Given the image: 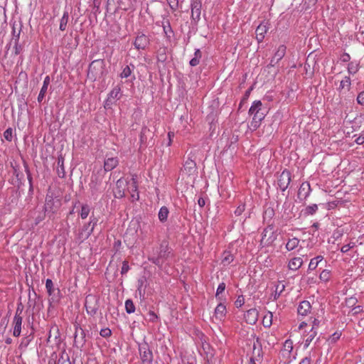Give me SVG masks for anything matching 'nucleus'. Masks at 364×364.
Here are the masks:
<instances>
[{
    "mask_svg": "<svg viewBox=\"0 0 364 364\" xmlns=\"http://www.w3.org/2000/svg\"><path fill=\"white\" fill-rule=\"evenodd\" d=\"M201 56H202V54H201L200 49H196L195 53H194V58H196L200 60L201 58Z\"/></svg>",
    "mask_w": 364,
    "mask_h": 364,
    "instance_id": "69168bd1",
    "label": "nucleus"
},
{
    "mask_svg": "<svg viewBox=\"0 0 364 364\" xmlns=\"http://www.w3.org/2000/svg\"><path fill=\"white\" fill-rule=\"evenodd\" d=\"M340 60L343 63H347L350 60V55L347 53H343L340 58Z\"/></svg>",
    "mask_w": 364,
    "mask_h": 364,
    "instance_id": "864d4df0",
    "label": "nucleus"
},
{
    "mask_svg": "<svg viewBox=\"0 0 364 364\" xmlns=\"http://www.w3.org/2000/svg\"><path fill=\"white\" fill-rule=\"evenodd\" d=\"M226 306L224 304L220 303L217 305L216 308L215 309L214 316L216 319L219 321H222L225 318L226 316Z\"/></svg>",
    "mask_w": 364,
    "mask_h": 364,
    "instance_id": "dca6fc26",
    "label": "nucleus"
},
{
    "mask_svg": "<svg viewBox=\"0 0 364 364\" xmlns=\"http://www.w3.org/2000/svg\"><path fill=\"white\" fill-rule=\"evenodd\" d=\"M50 77L48 75L44 78L43 86L40 90V92L38 96V102H41L46 95V93L47 92L48 85L50 84Z\"/></svg>",
    "mask_w": 364,
    "mask_h": 364,
    "instance_id": "6ab92c4d",
    "label": "nucleus"
},
{
    "mask_svg": "<svg viewBox=\"0 0 364 364\" xmlns=\"http://www.w3.org/2000/svg\"><path fill=\"white\" fill-rule=\"evenodd\" d=\"M269 27L267 22H262L256 28V38L259 43L263 41L265 34L268 31Z\"/></svg>",
    "mask_w": 364,
    "mask_h": 364,
    "instance_id": "ddd939ff",
    "label": "nucleus"
},
{
    "mask_svg": "<svg viewBox=\"0 0 364 364\" xmlns=\"http://www.w3.org/2000/svg\"><path fill=\"white\" fill-rule=\"evenodd\" d=\"M318 210V206L316 204H312L308 205L304 210V214L306 215H314Z\"/></svg>",
    "mask_w": 364,
    "mask_h": 364,
    "instance_id": "ea45409f",
    "label": "nucleus"
},
{
    "mask_svg": "<svg viewBox=\"0 0 364 364\" xmlns=\"http://www.w3.org/2000/svg\"><path fill=\"white\" fill-rule=\"evenodd\" d=\"M199 63H200V60L196 58H193L189 62L190 65L192 67L198 65L199 64Z\"/></svg>",
    "mask_w": 364,
    "mask_h": 364,
    "instance_id": "052dcab7",
    "label": "nucleus"
},
{
    "mask_svg": "<svg viewBox=\"0 0 364 364\" xmlns=\"http://www.w3.org/2000/svg\"><path fill=\"white\" fill-rule=\"evenodd\" d=\"M146 131H148V129L146 127H143L141 129V134H140V140H141V143H143L145 140L144 135H145Z\"/></svg>",
    "mask_w": 364,
    "mask_h": 364,
    "instance_id": "680f3d73",
    "label": "nucleus"
},
{
    "mask_svg": "<svg viewBox=\"0 0 364 364\" xmlns=\"http://www.w3.org/2000/svg\"><path fill=\"white\" fill-rule=\"evenodd\" d=\"M311 308V306L309 301H302L298 306V314L301 316H306L310 312Z\"/></svg>",
    "mask_w": 364,
    "mask_h": 364,
    "instance_id": "f3484780",
    "label": "nucleus"
},
{
    "mask_svg": "<svg viewBox=\"0 0 364 364\" xmlns=\"http://www.w3.org/2000/svg\"><path fill=\"white\" fill-rule=\"evenodd\" d=\"M353 247V245H351L350 244H348V245H344L342 246V247L341 248V251L343 252V253H346L348 252L352 247Z\"/></svg>",
    "mask_w": 364,
    "mask_h": 364,
    "instance_id": "13d9d810",
    "label": "nucleus"
},
{
    "mask_svg": "<svg viewBox=\"0 0 364 364\" xmlns=\"http://www.w3.org/2000/svg\"><path fill=\"white\" fill-rule=\"evenodd\" d=\"M46 288L49 295H51L53 291V283L50 279H47L46 282Z\"/></svg>",
    "mask_w": 364,
    "mask_h": 364,
    "instance_id": "79ce46f5",
    "label": "nucleus"
},
{
    "mask_svg": "<svg viewBox=\"0 0 364 364\" xmlns=\"http://www.w3.org/2000/svg\"><path fill=\"white\" fill-rule=\"evenodd\" d=\"M350 85H351V80H350V77L345 76L343 77V79L340 82V85L338 87V90L341 91L342 90L345 89L346 87L347 88L348 90H349L350 87Z\"/></svg>",
    "mask_w": 364,
    "mask_h": 364,
    "instance_id": "2f4dec72",
    "label": "nucleus"
},
{
    "mask_svg": "<svg viewBox=\"0 0 364 364\" xmlns=\"http://www.w3.org/2000/svg\"><path fill=\"white\" fill-rule=\"evenodd\" d=\"M357 102L361 105H364V91L360 92L357 97Z\"/></svg>",
    "mask_w": 364,
    "mask_h": 364,
    "instance_id": "4d7b16f0",
    "label": "nucleus"
},
{
    "mask_svg": "<svg viewBox=\"0 0 364 364\" xmlns=\"http://www.w3.org/2000/svg\"><path fill=\"white\" fill-rule=\"evenodd\" d=\"M245 210V205L244 203L240 204L236 210H235V214L237 216L240 215Z\"/></svg>",
    "mask_w": 364,
    "mask_h": 364,
    "instance_id": "09e8293b",
    "label": "nucleus"
},
{
    "mask_svg": "<svg viewBox=\"0 0 364 364\" xmlns=\"http://www.w3.org/2000/svg\"><path fill=\"white\" fill-rule=\"evenodd\" d=\"M234 258V255L230 251L225 250L223 253L221 263L223 266H228L233 262Z\"/></svg>",
    "mask_w": 364,
    "mask_h": 364,
    "instance_id": "4be33fe9",
    "label": "nucleus"
},
{
    "mask_svg": "<svg viewBox=\"0 0 364 364\" xmlns=\"http://www.w3.org/2000/svg\"><path fill=\"white\" fill-rule=\"evenodd\" d=\"M90 212V208L88 205L84 204L81 207V210L80 213V215L82 219H86L87 216L89 215V213Z\"/></svg>",
    "mask_w": 364,
    "mask_h": 364,
    "instance_id": "4c0bfd02",
    "label": "nucleus"
},
{
    "mask_svg": "<svg viewBox=\"0 0 364 364\" xmlns=\"http://www.w3.org/2000/svg\"><path fill=\"white\" fill-rule=\"evenodd\" d=\"M277 237V235L273 230V226L268 225L262 232L260 245L263 247H269L276 240Z\"/></svg>",
    "mask_w": 364,
    "mask_h": 364,
    "instance_id": "20e7f679",
    "label": "nucleus"
},
{
    "mask_svg": "<svg viewBox=\"0 0 364 364\" xmlns=\"http://www.w3.org/2000/svg\"><path fill=\"white\" fill-rule=\"evenodd\" d=\"M331 278V272L328 269H323L320 275L319 279L323 282H327L330 280Z\"/></svg>",
    "mask_w": 364,
    "mask_h": 364,
    "instance_id": "e433bc0d",
    "label": "nucleus"
},
{
    "mask_svg": "<svg viewBox=\"0 0 364 364\" xmlns=\"http://www.w3.org/2000/svg\"><path fill=\"white\" fill-rule=\"evenodd\" d=\"M171 254L167 242L163 241L159 247L153 248L148 255V259L155 265L161 268L164 263L168 259Z\"/></svg>",
    "mask_w": 364,
    "mask_h": 364,
    "instance_id": "f257e3e1",
    "label": "nucleus"
},
{
    "mask_svg": "<svg viewBox=\"0 0 364 364\" xmlns=\"http://www.w3.org/2000/svg\"><path fill=\"white\" fill-rule=\"evenodd\" d=\"M311 360L308 357L304 358L299 363V364H310Z\"/></svg>",
    "mask_w": 364,
    "mask_h": 364,
    "instance_id": "338daca9",
    "label": "nucleus"
},
{
    "mask_svg": "<svg viewBox=\"0 0 364 364\" xmlns=\"http://www.w3.org/2000/svg\"><path fill=\"white\" fill-rule=\"evenodd\" d=\"M125 309L127 314H132L135 311V306L131 299H127L125 301Z\"/></svg>",
    "mask_w": 364,
    "mask_h": 364,
    "instance_id": "58836bf2",
    "label": "nucleus"
},
{
    "mask_svg": "<svg viewBox=\"0 0 364 364\" xmlns=\"http://www.w3.org/2000/svg\"><path fill=\"white\" fill-rule=\"evenodd\" d=\"M359 70V63L352 61L348 65V72L349 74L354 75Z\"/></svg>",
    "mask_w": 364,
    "mask_h": 364,
    "instance_id": "72a5a7b5",
    "label": "nucleus"
},
{
    "mask_svg": "<svg viewBox=\"0 0 364 364\" xmlns=\"http://www.w3.org/2000/svg\"><path fill=\"white\" fill-rule=\"evenodd\" d=\"M164 33L167 38H171V34L173 33V30L171 27L169 22H166V24L163 25Z\"/></svg>",
    "mask_w": 364,
    "mask_h": 364,
    "instance_id": "a19ab883",
    "label": "nucleus"
},
{
    "mask_svg": "<svg viewBox=\"0 0 364 364\" xmlns=\"http://www.w3.org/2000/svg\"><path fill=\"white\" fill-rule=\"evenodd\" d=\"M169 214V210L166 206H162L158 213L159 220L161 223H165Z\"/></svg>",
    "mask_w": 364,
    "mask_h": 364,
    "instance_id": "393cba45",
    "label": "nucleus"
},
{
    "mask_svg": "<svg viewBox=\"0 0 364 364\" xmlns=\"http://www.w3.org/2000/svg\"><path fill=\"white\" fill-rule=\"evenodd\" d=\"M118 164L119 160L117 157L107 158L104 162V169L105 171H110L113 170Z\"/></svg>",
    "mask_w": 364,
    "mask_h": 364,
    "instance_id": "a211bd4d",
    "label": "nucleus"
},
{
    "mask_svg": "<svg viewBox=\"0 0 364 364\" xmlns=\"http://www.w3.org/2000/svg\"><path fill=\"white\" fill-rule=\"evenodd\" d=\"M259 312L256 309H250L245 314V318L247 323L255 324L257 321Z\"/></svg>",
    "mask_w": 364,
    "mask_h": 364,
    "instance_id": "2eb2a0df",
    "label": "nucleus"
},
{
    "mask_svg": "<svg viewBox=\"0 0 364 364\" xmlns=\"http://www.w3.org/2000/svg\"><path fill=\"white\" fill-rule=\"evenodd\" d=\"M196 164L194 161L188 159L184 164V170L187 171L188 174H191L196 170Z\"/></svg>",
    "mask_w": 364,
    "mask_h": 364,
    "instance_id": "c85d7f7f",
    "label": "nucleus"
},
{
    "mask_svg": "<svg viewBox=\"0 0 364 364\" xmlns=\"http://www.w3.org/2000/svg\"><path fill=\"white\" fill-rule=\"evenodd\" d=\"M291 182V173L287 170H284L279 175L277 180L278 188L284 191L289 187Z\"/></svg>",
    "mask_w": 364,
    "mask_h": 364,
    "instance_id": "1a4fd4ad",
    "label": "nucleus"
},
{
    "mask_svg": "<svg viewBox=\"0 0 364 364\" xmlns=\"http://www.w3.org/2000/svg\"><path fill=\"white\" fill-rule=\"evenodd\" d=\"M58 364H71L69 355L65 351L60 353L58 360Z\"/></svg>",
    "mask_w": 364,
    "mask_h": 364,
    "instance_id": "c9c22d12",
    "label": "nucleus"
},
{
    "mask_svg": "<svg viewBox=\"0 0 364 364\" xmlns=\"http://www.w3.org/2000/svg\"><path fill=\"white\" fill-rule=\"evenodd\" d=\"M316 335H317L316 329H314V327H312L311 329L310 330V331L306 335V338L304 341V347L305 348H307L309 346L310 343L314 340V338L316 336Z\"/></svg>",
    "mask_w": 364,
    "mask_h": 364,
    "instance_id": "5701e85b",
    "label": "nucleus"
},
{
    "mask_svg": "<svg viewBox=\"0 0 364 364\" xmlns=\"http://www.w3.org/2000/svg\"><path fill=\"white\" fill-rule=\"evenodd\" d=\"M129 270V263L127 261L124 260L123 262H122V269H121V274L123 275V274H125L127 273V272Z\"/></svg>",
    "mask_w": 364,
    "mask_h": 364,
    "instance_id": "8fccbe9b",
    "label": "nucleus"
},
{
    "mask_svg": "<svg viewBox=\"0 0 364 364\" xmlns=\"http://www.w3.org/2000/svg\"><path fill=\"white\" fill-rule=\"evenodd\" d=\"M57 358V355L53 353L52 355V358L49 360L48 364H56L55 359Z\"/></svg>",
    "mask_w": 364,
    "mask_h": 364,
    "instance_id": "0e129e2a",
    "label": "nucleus"
},
{
    "mask_svg": "<svg viewBox=\"0 0 364 364\" xmlns=\"http://www.w3.org/2000/svg\"><path fill=\"white\" fill-rule=\"evenodd\" d=\"M198 204L200 207H203L205 204V200L203 198H199L198 200Z\"/></svg>",
    "mask_w": 364,
    "mask_h": 364,
    "instance_id": "774afa93",
    "label": "nucleus"
},
{
    "mask_svg": "<svg viewBox=\"0 0 364 364\" xmlns=\"http://www.w3.org/2000/svg\"><path fill=\"white\" fill-rule=\"evenodd\" d=\"M57 173L60 178H64L65 176V171L64 168V159L63 157H59L58 159Z\"/></svg>",
    "mask_w": 364,
    "mask_h": 364,
    "instance_id": "a878e982",
    "label": "nucleus"
},
{
    "mask_svg": "<svg viewBox=\"0 0 364 364\" xmlns=\"http://www.w3.org/2000/svg\"><path fill=\"white\" fill-rule=\"evenodd\" d=\"M225 289V284L224 282H221L219 284L215 294V297H218V296L222 294Z\"/></svg>",
    "mask_w": 364,
    "mask_h": 364,
    "instance_id": "de8ad7c7",
    "label": "nucleus"
},
{
    "mask_svg": "<svg viewBox=\"0 0 364 364\" xmlns=\"http://www.w3.org/2000/svg\"><path fill=\"white\" fill-rule=\"evenodd\" d=\"M306 187L308 188V192L306 193L305 198L309 196V192H310V185L309 184L305 185L304 183H303L301 186L300 188H299V193H301V191H304Z\"/></svg>",
    "mask_w": 364,
    "mask_h": 364,
    "instance_id": "bf43d9fd",
    "label": "nucleus"
},
{
    "mask_svg": "<svg viewBox=\"0 0 364 364\" xmlns=\"http://www.w3.org/2000/svg\"><path fill=\"white\" fill-rule=\"evenodd\" d=\"M13 132L11 128H8L6 129L4 132V137L6 140L9 141H11L13 136H12Z\"/></svg>",
    "mask_w": 364,
    "mask_h": 364,
    "instance_id": "c03bdc74",
    "label": "nucleus"
},
{
    "mask_svg": "<svg viewBox=\"0 0 364 364\" xmlns=\"http://www.w3.org/2000/svg\"><path fill=\"white\" fill-rule=\"evenodd\" d=\"M284 289H285V285L282 283L279 284L276 287V293L278 292V296H279L281 295V294L284 290Z\"/></svg>",
    "mask_w": 364,
    "mask_h": 364,
    "instance_id": "6e6d98bb",
    "label": "nucleus"
},
{
    "mask_svg": "<svg viewBox=\"0 0 364 364\" xmlns=\"http://www.w3.org/2000/svg\"><path fill=\"white\" fill-rule=\"evenodd\" d=\"M273 315L271 312H268L264 316L262 319V324L265 328H269L272 324Z\"/></svg>",
    "mask_w": 364,
    "mask_h": 364,
    "instance_id": "f704fd0d",
    "label": "nucleus"
},
{
    "mask_svg": "<svg viewBox=\"0 0 364 364\" xmlns=\"http://www.w3.org/2000/svg\"><path fill=\"white\" fill-rule=\"evenodd\" d=\"M93 232V228H90V223H85L76 235V240L80 243L87 240Z\"/></svg>",
    "mask_w": 364,
    "mask_h": 364,
    "instance_id": "9b49d317",
    "label": "nucleus"
},
{
    "mask_svg": "<svg viewBox=\"0 0 364 364\" xmlns=\"http://www.w3.org/2000/svg\"><path fill=\"white\" fill-rule=\"evenodd\" d=\"M302 264L303 260L301 257H294L289 261L288 267L291 270L296 271L301 267Z\"/></svg>",
    "mask_w": 364,
    "mask_h": 364,
    "instance_id": "aec40b11",
    "label": "nucleus"
},
{
    "mask_svg": "<svg viewBox=\"0 0 364 364\" xmlns=\"http://www.w3.org/2000/svg\"><path fill=\"white\" fill-rule=\"evenodd\" d=\"M245 303V299L243 297V296H239L237 299V300L235 301V304L236 306V307L239 308V307H241Z\"/></svg>",
    "mask_w": 364,
    "mask_h": 364,
    "instance_id": "603ef678",
    "label": "nucleus"
},
{
    "mask_svg": "<svg viewBox=\"0 0 364 364\" xmlns=\"http://www.w3.org/2000/svg\"><path fill=\"white\" fill-rule=\"evenodd\" d=\"M121 97V88L118 86L114 87L109 94L106 100V105H111Z\"/></svg>",
    "mask_w": 364,
    "mask_h": 364,
    "instance_id": "4468645a",
    "label": "nucleus"
},
{
    "mask_svg": "<svg viewBox=\"0 0 364 364\" xmlns=\"http://www.w3.org/2000/svg\"><path fill=\"white\" fill-rule=\"evenodd\" d=\"M69 19V13L67 11L63 12V16L60 18L59 29L62 31H65L67 24Z\"/></svg>",
    "mask_w": 364,
    "mask_h": 364,
    "instance_id": "cd10ccee",
    "label": "nucleus"
},
{
    "mask_svg": "<svg viewBox=\"0 0 364 364\" xmlns=\"http://www.w3.org/2000/svg\"><path fill=\"white\" fill-rule=\"evenodd\" d=\"M262 102L260 100H255L252 102L249 109V114L253 116L250 125L254 129H256L259 127L261 122L265 117V114L262 112Z\"/></svg>",
    "mask_w": 364,
    "mask_h": 364,
    "instance_id": "f03ea898",
    "label": "nucleus"
},
{
    "mask_svg": "<svg viewBox=\"0 0 364 364\" xmlns=\"http://www.w3.org/2000/svg\"><path fill=\"white\" fill-rule=\"evenodd\" d=\"M286 50L287 47L284 45H280L270 60L269 65L274 67L277 65L285 55Z\"/></svg>",
    "mask_w": 364,
    "mask_h": 364,
    "instance_id": "f8f14e48",
    "label": "nucleus"
},
{
    "mask_svg": "<svg viewBox=\"0 0 364 364\" xmlns=\"http://www.w3.org/2000/svg\"><path fill=\"white\" fill-rule=\"evenodd\" d=\"M299 244V240L296 237H293L289 239L286 244V249L288 251L294 250L296 247H298Z\"/></svg>",
    "mask_w": 364,
    "mask_h": 364,
    "instance_id": "c756f323",
    "label": "nucleus"
},
{
    "mask_svg": "<svg viewBox=\"0 0 364 364\" xmlns=\"http://www.w3.org/2000/svg\"><path fill=\"white\" fill-rule=\"evenodd\" d=\"M97 223V220L96 218H95L94 216H91L90 218V222L88 223H90V225H92L91 228H93V229H94Z\"/></svg>",
    "mask_w": 364,
    "mask_h": 364,
    "instance_id": "e2e57ef3",
    "label": "nucleus"
},
{
    "mask_svg": "<svg viewBox=\"0 0 364 364\" xmlns=\"http://www.w3.org/2000/svg\"><path fill=\"white\" fill-rule=\"evenodd\" d=\"M60 201L59 200H55L51 195H47L46 198L44 211L49 218L53 215L60 207Z\"/></svg>",
    "mask_w": 364,
    "mask_h": 364,
    "instance_id": "7ed1b4c3",
    "label": "nucleus"
},
{
    "mask_svg": "<svg viewBox=\"0 0 364 364\" xmlns=\"http://www.w3.org/2000/svg\"><path fill=\"white\" fill-rule=\"evenodd\" d=\"M202 3L201 0H192L191 4V21L196 25L200 20Z\"/></svg>",
    "mask_w": 364,
    "mask_h": 364,
    "instance_id": "0eeeda50",
    "label": "nucleus"
},
{
    "mask_svg": "<svg viewBox=\"0 0 364 364\" xmlns=\"http://www.w3.org/2000/svg\"><path fill=\"white\" fill-rule=\"evenodd\" d=\"M14 43V50L16 55H19L22 51V46L19 44V41H13Z\"/></svg>",
    "mask_w": 364,
    "mask_h": 364,
    "instance_id": "49530a36",
    "label": "nucleus"
},
{
    "mask_svg": "<svg viewBox=\"0 0 364 364\" xmlns=\"http://www.w3.org/2000/svg\"><path fill=\"white\" fill-rule=\"evenodd\" d=\"M139 351L143 364H152L154 360L153 353L146 342L139 343Z\"/></svg>",
    "mask_w": 364,
    "mask_h": 364,
    "instance_id": "39448f33",
    "label": "nucleus"
},
{
    "mask_svg": "<svg viewBox=\"0 0 364 364\" xmlns=\"http://www.w3.org/2000/svg\"><path fill=\"white\" fill-rule=\"evenodd\" d=\"M129 190L132 193H136V197L135 194L132 193V197L135 199H139V193H137V184L136 181L134 178L132 179V182L129 184Z\"/></svg>",
    "mask_w": 364,
    "mask_h": 364,
    "instance_id": "473e14b6",
    "label": "nucleus"
},
{
    "mask_svg": "<svg viewBox=\"0 0 364 364\" xmlns=\"http://www.w3.org/2000/svg\"><path fill=\"white\" fill-rule=\"evenodd\" d=\"M100 334L103 338H109L112 335V331L109 328H102Z\"/></svg>",
    "mask_w": 364,
    "mask_h": 364,
    "instance_id": "a18cd8bd",
    "label": "nucleus"
},
{
    "mask_svg": "<svg viewBox=\"0 0 364 364\" xmlns=\"http://www.w3.org/2000/svg\"><path fill=\"white\" fill-rule=\"evenodd\" d=\"M293 350V342L290 339H287L283 344L282 353L284 355H289Z\"/></svg>",
    "mask_w": 364,
    "mask_h": 364,
    "instance_id": "b1692460",
    "label": "nucleus"
},
{
    "mask_svg": "<svg viewBox=\"0 0 364 364\" xmlns=\"http://www.w3.org/2000/svg\"><path fill=\"white\" fill-rule=\"evenodd\" d=\"M150 43V39L149 36L143 33L142 32H137L135 39L134 41V48L139 50H146Z\"/></svg>",
    "mask_w": 364,
    "mask_h": 364,
    "instance_id": "6e6552de",
    "label": "nucleus"
},
{
    "mask_svg": "<svg viewBox=\"0 0 364 364\" xmlns=\"http://www.w3.org/2000/svg\"><path fill=\"white\" fill-rule=\"evenodd\" d=\"M85 306L87 313L90 316H95L99 309V300L98 299L92 294H89L86 296Z\"/></svg>",
    "mask_w": 364,
    "mask_h": 364,
    "instance_id": "423d86ee",
    "label": "nucleus"
},
{
    "mask_svg": "<svg viewBox=\"0 0 364 364\" xmlns=\"http://www.w3.org/2000/svg\"><path fill=\"white\" fill-rule=\"evenodd\" d=\"M149 321L151 323H156L159 321V316L153 311H149L148 313Z\"/></svg>",
    "mask_w": 364,
    "mask_h": 364,
    "instance_id": "37998d69",
    "label": "nucleus"
},
{
    "mask_svg": "<svg viewBox=\"0 0 364 364\" xmlns=\"http://www.w3.org/2000/svg\"><path fill=\"white\" fill-rule=\"evenodd\" d=\"M21 23H14L12 26V39L11 41H19L20 35L21 32Z\"/></svg>",
    "mask_w": 364,
    "mask_h": 364,
    "instance_id": "412c9836",
    "label": "nucleus"
},
{
    "mask_svg": "<svg viewBox=\"0 0 364 364\" xmlns=\"http://www.w3.org/2000/svg\"><path fill=\"white\" fill-rule=\"evenodd\" d=\"M22 311L19 309V308L17 309L16 314L14 317L13 320V325H14V331H13V336L15 337H18L21 335V326H22V321L23 318L21 316Z\"/></svg>",
    "mask_w": 364,
    "mask_h": 364,
    "instance_id": "9d476101",
    "label": "nucleus"
},
{
    "mask_svg": "<svg viewBox=\"0 0 364 364\" xmlns=\"http://www.w3.org/2000/svg\"><path fill=\"white\" fill-rule=\"evenodd\" d=\"M355 142L359 145L364 143V132H362L358 137H356Z\"/></svg>",
    "mask_w": 364,
    "mask_h": 364,
    "instance_id": "5fc2aeb1",
    "label": "nucleus"
},
{
    "mask_svg": "<svg viewBox=\"0 0 364 364\" xmlns=\"http://www.w3.org/2000/svg\"><path fill=\"white\" fill-rule=\"evenodd\" d=\"M323 259V257L321 255L311 259L309 264V270H314Z\"/></svg>",
    "mask_w": 364,
    "mask_h": 364,
    "instance_id": "7c9ffc66",
    "label": "nucleus"
},
{
    "mask_svg": "<svg viewBox=\"0 0 364 364\" xmlns=\"http://www.w3.org/2000/svg\"><path fill=\"white\" fill-rule=\"evenodd\" d=\"M134 68L135 67L133 64L125 66L119 75L120 77L127 78L128 77L131 76Z\"/></svg>",
    "mask_w": 364,
    "mask_h": 364,
    "instance_id": "bb28decb",
    "label": "nucleus"
},
{
    "mask_svg": "<svg viewBox=\"0 0 364 364\" xmlns=\"http://www.w3.org/2000/svg\"><path fill=\"white\" fill-rule=\"evenodd\" d=\"M168 4L173 10H176L178 7V0H167Z\"/></svg>",
    "mask_w": 364,
    "mask_h": 364,
    "instance_id": "3c124183",
    "label": "nucleus"
}]
</instances>
